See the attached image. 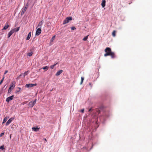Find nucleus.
I'll list each match as a JSON object with an SVG mask.
<instances>
[{
    "label": "nucleus",
    "mask_w": 152,
    "mask_h": 152,
    "mask_svg": "<svg viewBox=\"0 0 152 152\" xmlns=\"http://www.w3.org/2000/svg\"><path fill=\"white\" fill-rule=\"evenodd\" d=\"M104 51L106 53L104 54V56L106 57L107 56H110L112 58H115V56L114 52L111 51L110 48L107 47L105 48Z\"/></svg>",
    "instance_id": "nucleus-1"
},
{
    "label": "nucleus",
    "mask_w": 152,
    "mask_h": 152,
    "mask_svg": "<svg viewBox=\"0 0 152 152\" xmlns=\"http://www.w3.org/2000/svg\"><path fill=\"white\" fill-rule=\"evenodd\" d=\"M37 99H35L33 102H30L28 104V107H32L35 104L36 102Z\"/></svg>",
    "instance_id": "nucleus-2"
},
{
    "label": "nucleus",
    "mask_w": 152,
    "mask_h": 152,
    "mask_svg": "<svg viewBox=\"0 0 152 152\" xmlns=\"http://www.w3.org/2000/svg\"><path fill=\"white\" fill-rule=\"evenodd\" d=\"M72 17H67L66 19L64 21L63 23V24H65L68 23L70 20H72Z\"/></svg>",
    "instance_id": "nucleus-3"
},
{
    "label": "nucleus",
    "mask_w": 152,
    "mask_h": 152,
    "mask_svg": "<svg viewBox=\"0 0 152 152\" xmlns=\"http://www.w3.org/2000/svg\"><path fill=\"white\" fill-rule=\"evenodd\" d=\"M27 7L26 6L23 7L21 10V15H23L25 12H26V10L27 9Z\"/></svg>",
    "instance_id": "nucleus-4"
},
{
    "label": "nucleus",
    "mask_w": 152,
    "mask_h": 152,
    "mask_svg": "<svg viewBox=\"0 0 152 152\" xmlns=\"http://www.w3.org/2000/svg\"><path fill=\"white\" fill-rule=\"evenodd\" d=\"M14 97V95H13L11 96L7 97L6 99V101L7 102H9L10 101L12 100Z\"/></svg>",
    "instance_id": "nucleus-5"
},
{
    "label": "nucleus",
    "mask_w": 152,
    "mask_h": 152,
    "mask_svg": "<svg viewBox=\"0 0 152 152\" xmlns=\"http://www.w3.org/2000/svg\"><path fill=\"white\" fill-rule=\"evenodd\" d=\"M41 31H42L41 28H38L36 31V35L37 36L39 35L41 33Z\"/></svg>",
    "instance_id": "nucleus-6"
},
{
    "label": "nucleus",
    "mask_w": 152,
    "mask_h": 152,
    "mask_svg": "<svg viewBox=\"0 0 152 152\" xmlns=\"http://www.w3.org/2000/svg\"><path fill=\"white\" fill-rule=\"evenodd\" d=\"M15 82L14 81L11 82L10 87L12 88V89H13V88H15Z\"/></svg>",
    "instance_id": "nucleus-7"
},
{
    "label": "nucleus",
    "mask_w": 152,
    "mask_h": 152,
    "mask_svg": "<svg viewBox=\"0 0 152 152\" xmlns=\"http://www.w3.org/2000/svg\"><path fill=\"white\" fill-rule=\"evenodd\" d=\"M14 119L13 118H11L9 119L6 122V126L8 125Z\"/></svg>",
    "instance_id": "nucleus-8"
},
{
    "label": "nucleus",
    "mask_w": 152,
    "mask_h": 152,
    "mask_svg": "<svg viewBox=\"0 0 152 152\" xmlns=\"http://www.w3.org/2000/svg\"><path fill=\"white\" fill-rule=\"evenodd\" d=\"M37 85L36 84H26L25 85V87H26L29 88L33 86H35Z\"/></svg>",
    "instance_id": "nucleus-9"
},
{
    "label": "nucleus",
    "mask_w": 152,
    "mask_h": 152,
    "mask_svg": "<svg viewBox=\"0 0 152 152\" xmlns=\"http://www.w3.org/2000/svg\"><path fill=\"white\" fill-rule=\"evenodd\" d=\"M43 23H44L43 20H41L40 22L38 24V25L37 27V28L38 27H39V28H41L42 26V24H43Z\"/></svg>",
    "instance_id": "nucleus-10"
},
{
    "label": "nucleus",
    "mask_w": 152,
    "mask_h": 152,
    "mask_svg": "<svg viewBox=\"0 0 152 152\" xmlns=\"http://www.w3.org/2000/svg\"><path fill=\"white\" fill-rule=\"evenodd\" d=\"M9 26H10L9 25L8 23L7 22L6 23L5 26L4 27L2 30H6L7 29Z\"/></svg>",
    "instance_id": "nucleus-11"
},
{
    "label": "nucleus",
    "mask_w": 152,
    "mask_h": 152,
    "mask_svg": "<svg viewBox=\"0 0 152 152\" xmlns=\"http://www.w3.org/2000/svg\"><path fill=\"white\" fill-rule=\"evenodd\" d=\"M63 72V71L62 70L58 71L56 73V75L57 76H58L61 74Z\"/></svg>",
    "instance_id": "nucleus-12"
},
{
    "label": "nucleus",
    "mask_w": 152,
    "mask_h": 152,
    "mask_svg": "<svg viewBox=\"0 0 152 152\" xmlns=\"http://www.w3.org/2000/svg\"><path fill=\"white\" fill-rule=\"evenodd\" d=\"M106 1L105 0H103L102 1L101 5L102 7H104L105 6Z\"/></svg>",
    "instance_id": "nucleus-13"
},
{
    "label": "nucleus",
    "mask_w": 152,
    "mask_h": 152,
    "mask_svg": "<svg viewBox=\"0 0 152 152\" xmlns=\"http://www.w3.org/2000/svg\"><path fill=\"white\" fill-rule=\"evenodd\" d=\"M40 129L38 127H32V129L35 132H37Z\"/></svg>",
    "instance_id": "nucleus-14"
},
{
    "label": "nucleus",
    "mask_w": 152,
    "mask_h": 152,
    "mask_svg": "<svg viewBox=\"0 0 152 152\" xmlns=\"http://www.w3.org/2000/svg\"><path fill=\"white\" fill-rule=\"evenodd\" d=\"M31 32H30L28 34V36L26 38V40H28L31 37Z\"/></svg>",
    "instance_id": "nucleus-15"
},
{
    "label": "nucleus",
    "mask_w": 152,
    "mask_h": 152,
    "mask_svg": "<svg viewBox=\"0 0 152 152\" xmlns=\"http://www.w3.org/2000/svg\"><path fill=\"white\" fill-rule=\"evenodd\" d=\"M29 71L28 70L26 72H25L23 74L24 77H25V76L27 75L29 73Z\"/></svg>",
    "instance_id": "nucleus-16"
},
{
    "label": "nucleus",
    "mask_w": 152,
    "mask_h": 152,
    "mask_svg": "<svg viewBox=\"0 0 152 152\" xmlns=\"http://www.w3.org/2000/svg\"><path fill=\"white\" fill-rule=\"evenodd\" d=\"M7 119H8V118L7 117H5L4 118V119L3 120L2 124H4V123H5L6 122V121L7 120Z\"/></svg>",
    "instance_id": "nucleus-17"
},
{
    "label": "nucleus",
    "mask_w": 152,
    "mask_h": 152,
    "mask_svg": "<svg viewBox=\"0 0 152 152\" xmlns=\"http://www.w3.org/2000/svg\"><path fill=\"white\" fill-rule=\"evenodd\" d=\"M116 32V31L115 30L113 31V32L112 33V35L113 37H115Z\"/></svg>",
    "instance_id": "nucleus-18"
},
{
    "label": "nucleus",
    "mask_w": 152,
    "mask_h": 152,
    "mask_svg": "<svg viewBox=\"0 0 152 152\" xmlns=\"http://www.w3.org/2000/svg\"><path fill=\"white\" fill-rule=\"evenodd\" d=\"M57 64V63H56V64H54L53 65L50 66V68L52 69H53L54 67Z\"/></svg>",
    "instance_id": "nucleus-19"
},
{
    "label": "nucleus",
    "mask_w": 152,
    "mask_h": 152,
    "mask_svg": "<svg viewBox=\"0 0 152 152\" xmlns=\"http://www.w3.org/2000/svg\"><path fill=\"white\" fill-rule=\"evenodd\" d=\"M13 89H12V88H11L10 87H9V89H8V93H10V94L11 93V91H12V90Z\"/></svg>",
    "instance_id": "nucleus-20"
},
{
    "label": "nucleus",
    "mask_w": 152,
    "mask_h": 152,
    "mask_svg": "<svg viewBox=\"0 0 152 152\" xmlns=\"http://www.w3.org/2000/svg\"><path fill=\"white\" fill-rule=\"evenodd\" d=\"M32 54H33V53H32V52H31L30 53H27V55L28 56H31L32 55Z\"/></svg>",
    "instance_id": "nucleus-21"
},
{
    "label": "nucleus",
    "mask_w": 152,
    "mask_h": 152,
    "mask_svg": "<svg viewBox=\"0 0 152 152\" xmlns=\"http://www.w3.org/2000/svg\"><path fill=\"white\" fill-rule=\"evenodd\" d=\"M15 31V29H13L11 30L10 32L12 34Z\"/></svg>",
    "instance_id": "nucleus-22"
},
{
    "label": "nucleus",
    "mask_w": 152,
    "mask_h": 152,
    "mask_svg": "<svg viewBox=\"0 0 152 152\" xmlns=\"http://www.w3.org/2000/svg\"><path fill=\"white\" fill-rule=\"evenodd\" d=\"M15 31V29H13L11 30L10 32L12 34Z\"/></svg>",
    "instance_id": "nucleus-23"
},
{
    "label": "nucleus",
    "mask_w": 152,
    "mask_h": 152,
    "mask_svg": "<svg viewBox=\"0 0 152 152\" xmlns=\"http://www.w3.org/2000/svg\"><path fill=\"white\" fill-rule=\"evenodd\" d=\"M84 80V77H81V81L80 83V85H81L82 84L83 81Z\"/></svg>",
    "instance_id": "nucleus-24"
},
{
    "label": "nucleus",
    "mask_w": 152,
    "mask_h": 152,
    "mask_svg": "<svg viewBox=\"0 0 152 152\" xmlns=\"http://www.w3.org/2000/svg\"><path fill=\"white\" fill-rule=\"evenodd\" d=\"M88 35L86 36L85 37H84L83 39V40H84V41L86 40L88 38Z\"/></svg>",
    "instance_id": "nucleus-25"
},
{
    "label": "nucleus",
    "mask_w": 152,
    "mask_h": 152,
    "mask_svg": "<svg viewBox=\"0 0 152 152\" xmlns=\"http://www.w3.org/2000/svg\"><path fill=\"white\" fill-rule=\"evenodd\" d=\"M55 36H54L52 37L51 39L50 40V41L51 42H53V40H54V39H55Z\"/></svg>",
    "instance_id": "nucleus-26"
},
{
    "label": "nucleus",
    "mask_w": 152,
    "mask_h": 152,
    "mask_svg": "<svg viewBox=\"0 0 152 152\" xmlns=\"http://www.w3.org/2000/svg\"><path fill=\"white\" fill-rule=\"evenodd\" d=\"M4 149V145H2L0 147V149H1L2 150H3Z\"/></svg>",
    "instance_id": "nucleus-27"
},
{
    "label": "nucleus",
    "mask_w": 152,
    "mask_h": 152,
    "mask_svg": "<svg viewBox=\"0 0 152 152\" xmlns=\"http://www.w3.org/2000/svg\"><path fill=\"white\" fill-rule=\"evenodd\" d=\"M20 29L19 27H18L17 28H15L14 29H15V31H18Z\"/></svg>",
    "instance_id": "nucleus-28"
},
{
    "label": "nucleus",
    "mask_w": 152,
    "mask_h": 152,
    "mask_svg": "<svg viewBox=\"0 0 152 152\" xmlns=\"http://www.w3.org/2000/svg\"><path fill=\"white\" fill-rule=\"evenodd\" d=\"M4 76L2 79L1 80L0 82V85L3 83V80L4 79Z\"/></svg>",
    "instance_id": "nucleus-29"
},
{
    "label": "nucleus",
    "mask_w": 152,
    "mask_h": 152,
    "mask_svg": "<svg viewBox=\"0 0 152 152\" xmlns=\"http://www.w3.org/2000/svg\"><path fill=\"white\" fill-rule=\"evenodd\" d=\"M12 34L9 32L8 34V38H9Z\"/></svg>",
    "instance_id": "nucleus-30"
},
{
    "label": "nucleus",
    "mask_w": 152,
    "mask_h": 152,
    "mask_svg": "<svg viewBox=\"0 0 152 152\" xmlns=\"http://www.w3.org/2000/svg\"><path fill=\"white\" fill-rule=\"evenodd\" d=\"M48 67L47 66H46L44 67H43L42 69H48Z\"/></svg>",
    "instance_id": "nucleus-31"
},
{
    "label": "nucleus",
    "mask_w": 152,
    "mask_h": 152,
    "mask_svg": "<svg viewBox=\"0 0 152 152\" xmlns=\"http://www.w3.org/2000/svg\"><path fill=\"white\" fill-rule=\"evenodd\" d=\"M71 29L72 30H75L76 29V28L75 27H72L71 28Z\"/></svg>",
    "instance_id": "nucleus-32"
},
{
    "label": "nucleus",
    "mask_w": 152,
    "mask_h": 152,
    "mask_svg": "<svg viewBox=\"0 0 152 152\" xmlns=\"http://www.w3.org/2000/svg\"><path fill=\"white\" fill-rule=\"evenodd\" d=\"M4 132L1 133L0 134V137H1L2 135H4Z\"/></svg>",
    "instance_id": "nucleus-33"
},
{
    "label": "nucleus",
    "mask_w": 152,
    "mask_h": 152,
    "mask_svg": "<svg viewBox=\"0 0 152 152\" xmlns=\"http://www.w3.org/2000/svg\"><path fill=\"white\" fill-rule=\"evenodd\" d=\"M84 109H83L81 110V112L82 113H83L84 112Z\"/></svg>",
    "instance_id": "nucleus-34"
},
{
    "label": "nucleus",
    "mask_w": 152,
    "mask_h": 152,
    "mask_svg": "<svg viewBox=\"0 0 152 152\" xmlns=\"http://www.w3.org/2000/svg\"><path fill=\"white\" fill-rule=\"evenodd\" d=\"M18 88L19 89V91H18L17 92H19L21 90V88L20 87H18Z\"/></svg>",
    "instance_id": "nucleus-35"
},
{
    "label": "nucleus",
    "mask_w": 152,
    "mask_h": 152,
    "mask_svg": "<svg viewBox=\"0 0 152 152\" xmlns=\"http://www.w3.org/2000/svg\"><path fill=\"white\" fill-rule=\"evenodd\" d=\"M7 72H8V71L7 70L5 71V72H4V74H6Z\"/></svg>",
    "instance_id": "nucleus-36"
},
{
    "label": "nucleus",
    "mask_w": 152,
    "mask_h": 152,
    "mask_svg": "<svg viewBox=\"0 0 152 152\" xmlns=\"http://www.w3.org/2000/svg\"><path fill=\"white\" fill-rule=\"evenodd\" d=\"M91 110H92V108H90V109L89 110H88V111H89V112H90V111H91Z\"/></svg>",
    "instance_id": "nucleus-37"
},
{
    "label": "nucleus",
    "mask_w": 152,
    "mask_h": 152,
    "mask_svg": "<svg viewBox=\"0 0 152 152\" xmlns=\"http://www.w3.org/2000/svg\"><path fill=\"white\" fill-rule=\"evenodd\" d=\"M89 85H91V83H89Z\"/></svg>",
    "instance_id": "nucleus-38"
},
{
    "label": "nucleus",
    "mask_w": 152,
    "mask_h": 152,
    "mask_svg": "<svg viewBox=\"0 0 152 152\" xmlns=\"http://www.w3.org/2000/svg\"><path fill=\"white\" fill-rule=\"evenodd\" d=\"M45 140L46 141H47V140L45 138Z\"/></svg>",
    "instance_id": "nucleus-39"
}]
</instances>
